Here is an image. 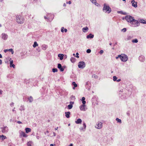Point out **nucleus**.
<instances>
[{
    "label": "nucleus",
    "instance_id": "nucleus-38",
    "mask_svg": "<svg viewBox=\"0 0 146 146\" xmlns=\"http://www.w3.org/2000/svg\"><path fill=\"white\" fill-rule=\"evenodd\" d=\"M79 54L78 52H77L76 53V56L75 54H74V56L75 57H76V58H79V56H78Z\"/></svg>",
    "mask_w": 146,
    "mask_h": 146
},
{
    "label": "nucleus",
    "instance_id": "nucleus-40",
    "mask_svg": "<svg viewBox=\"0 0 146 146\" xmlns=\"http://www.w3.org/2000/svg\"><path fill=\"white\" fill-rule=\"evenodd\" d=\"M90 1L93 3H96L98 4V3H96V0H90Z\"/></svg>",
    "mask_w": 146,
    "mask_h": 146
},
{
    "label": "nucleus",
    "instance_id": "nucleus-63",
    "mask_svg": "<svg viewBox=\"0 0 146 146\" xmlns=\"http://www.w3.org/2000/svg\"><path fill=\"white\" fill-rule=\"evenodd\" d=\"M2 63V60L0 59V64H1Z\"/></svg>",
    "mask_w": 146,
    "mask_h": 146
},
{
    "label": "nucleus",
    "instance_id": "nucleus-15",
    "mask_svg": "<svg viewBox=\"0 0 146 146\" xmlns=\"http://www.w3.org/2000/svg\"><path fill=\"white\" fill-rule=\"evenodd\" d=\"M131 3L132 4V6L135 8H136L137 7V2L135 1L134 0H131Z\"/></svg>",
    "mask_w": 146,
    "mask_h": 146
},
{
    "label": "nucleus",
    "instance_id": "nucleus-39",
    "mask_svg": "<svg viewBox=\"0 0 146 146\" xmlns=\"http://www.w3.org/2000/svg\"><path fill=\"white\" fill-rule=\"evenodd\" d=\"M92 78H97L98 76L95 74H94L92 75Z\"/></svg>",
    "mask_w": 146,
    "mask_h": 146
},
{
    "label": "nucleus",
    "instance_id": "nucleus-58",
    "mask_svg": "<svg viewBox=\"0 0 146 146\" xmlns=\"http://www.w3.org/2000/svg\"><path fill=\"white\" fill-rule=\"evenodd\" d=\"M36 138L37 139H39V138H40V137L38 136L37 135L36 136Z\"/></svg>",
    "mask_w": 146,
    "mask_h": 146
},
{
    "label": "nucleus",
    "instance_id": "nucleus-6",
    "mask_svg": "<svg viewBox=\"0 0 146 146\" xmlns=\"http://www.w3.org/2000/svg\"><path fill=\"white\" fill-rule=\"evenodd\" d=\"M119 56H120V59L122 61L126 62L128 60L127 56L125 54L119 55Z\"/></svg>",
    "mask_w": 146,
    "mask_h": 146
},
{
    "label": "nucleus",
    "instance_id": "nucleus-29",
    "mask_svg": "<svg viewBox=\"0 0 146 146\" xmlns=\"http://www.w3.org/2000/svg\"><path fill=\"white\" fill-rule=\"evenodd\" d=\"M139 22L143 24H146V21L144 20L141 19L139 21Z\"/></svg>",
    "mask_w": 146,
    "mask_h": 146
},
{
    "label": "nucleus",
    "instance_id": "nucleus-22",
    "mask_svg": "<svg viewBox=\"0 0 146 146\" xmlns=\"http://www.w3.org/2000/svg\"><path fill=\"white\" fill-rule=\"evenodd\" d=\"M97 99V98L96 96H94L92 100L93 103V104L95 101H96Z\"/></svg>",
    "mask_w": 146,
    "mask_h": 146
},
{
    "label": "nucleus",
    "instance_id": "nucleus-55",
    "mask_svg": "<svg viewBox=\"0 0 146 146\" xmlns=\"http://www.w3.org/2000/svg\"><path fill=\"white\" fill-rule=\"evenodd\" d=\"M17 123H19V124H22V122H21L20 121H17Z\"/></svg>",
    "mask_w": 146,
    "mask_h": 146
},
{
    "label": "nucleus",
    "instance_id": "nucleus-60",
    "mask_svg": "<svg viewBox=\"0 0 146 146\" xmlns=\"http://www.w3.org/2000/svg\"><path fill=\"white\" fill-rule=\"evenodd\" d=\"M121 81V80L120 79H118V80H117L116 81L117 82H119Z\"/></svg>",
    "mask_w": 146,
    "mask_h": 146
},
{
    "label": "nucleus",
    "instance_id": "nucleus-37",
    "mask_svg": "<svg viewBox=\"0 0 146 146\" xmlns=\"http://www.w3.org/2000/svg\"><path fill=\"white\" fill-rule=\"evenodd\" d=\"M57 71L58 70L57 68H53L52 69V71L54 73L57 72Z\"/></svg>",
    "mask_w": 146,
    "mask_h": 146
},
{
    "label": "nucleus",
    "instance_id": "nucleus-25",
    "mask_svg": "<svg viewBox=\"0 0 146 146\" xmlns=\"http://www.w3.org/2000/svg\"><path fill=\"white\" fill-rule=\"evenodd\" d=\"M65 116L67 118H68L70 117V112H65Z\"/></svg>",
    "mask_w": 146,
    "mask_h": 146
},
{
    "label": "nucleus",
    "instance_id": "nucleus-35",
    "mask_svg": "<svg viewBox=\"0 0 146 146\" xmlns=\"http://www.w3.org/2000/svg\"><path fill=\"white\" fill-rule=\"evenodd\" d=\"M116 120L117 121V122L121 123V119H119L118 118H117L116 119Z\"/></svg>",
    "mask_w": 146,
    "mask_h": 146
},
{
    "label": "nucleus",
    "instance_id": "nucleus-30",
    "mask_svg": "<svg viewBox=\"0 0 146 146\" xmlns=\"http://www.w3.org/2000/svg\"><path fill=\"white\" fill-rule=\"evenodd\" d=\"M19 110L21 111H24L25 110V107L24 106H21L19 108Z\"/></svg>",
    "mask_w": 146,
    "mask_h": 146
},
{
    "label": "nucleus",
    "instance_id": "nucleus-34",
    "mask_svg": "<svg viewBox=\"0 0 146 146\" xmlns=\"http://www.w3.org/2000/svg\"><path fill=\"white\" fill-rule=\"evenodd\" d=\"M78 86L77 84H76V82H74V90L75 89L76 87H77Z\"/></svg>",
    "mask_w": 146,
    "mask_h": 146
},
{
    "label": "nucleus",
    "instance_id": "nucleus-20",
    "mask_svg": "<svg viewBox=\"0 0 146 146\" xmlns=\"http://www.w3.org/2000/svg\"><path fill=\"white\" fill-rule=\"evenodd\" d=\"M70 104L68 105L67 108L68 109H70L72 108L73 106L72 104H73V102H70Z\"/></svg>",
    "mask_w": 146,
    "mask_h": 146
},
{
    "label": "nucleus",
    "instance_id": "nucleus-23",
    "mask_svg": "<svg viewBox=\"0 0 146 146\" xmlns=\"http://www.w3.org/2000/svg\"><path fill=\"white\" fill-rule=\"evenodd\" d=\"M88 28L87 27H84L82 29V31L84 33H86L88 31Z\"/></svg>",
    "mask_w": 146,
    "mask_h": 146
},
{
    "label": "nucleus",
    "instance_id": "nucleus-10",
    "mask_svg": "<svg viewBox=\"0 0 146 146\" xmlns=\"http://www.w3.org/2000/svg\"><path fill=\"white\" fill-rule=\"evenodd\" d=\"M79 108L80 110L83 111H85L87 109V108L85 104H83L82 105L80 106Z\"/></svg>",
    "mask_w": 146,
    "mask_h": 146
},
{
    "label": "nucleus",
    "instance_id": "nucleus-27",
    "mask_svg": "<svg viewBox=\"0 0 146 146\" xmlns=\"http://www.w3.org/2000/svg\"><path fill=\"white\" fill-rule=\"evenodd\" d=\"M1 138V139L2 140H4V139H6L7 138L6 136H4L3 135H0V138Z\"/></svg>",
    "mask_w": 146,
    "mask_h": 146
},
{
    "label": "nucleus",
    "instance_id": "nucleus-13",
    "mask_svg": "<svg viewBox=\"0 0 146 146\" xmlns=\"http://www.w3.org/2000/svg\"><path fill=\"white\" fill-rule=\"evenodd\" d=\"M102 123L101 122L98 123V124L96 125L95 127L96 128L100 129L102 128Z\"/></svg>",
    "mask_w": 146,
    "mask_h": 146
},
{
    "label": "nucleus",
    "instance_id": "nucleus-59",
    "mask_svg": "<svg viewBox=\"0 0 146 146\" xmlns=\"http://www.w3.org/2000/svg\"><path fill=\"white\" fill-rule=\"evenodd\" d=\"M64 31L65 33H66L67 32V30L66 29H64Z\"/></svg>",
    "mask_w": 146,
    "mask_h": 146
},
{
    "label": "nucleus",
    "instance_id": "nucleus-19",
    "mask_svg": "<svg viewBox=\"0 0 146 146\" xmlns=\"http://www.w3.org/2000/svg\"><path fill=\"white\" fill-rule=\"evenodd\" d=\"M47 47V45L45 44H43L42 46V48L44 50H46Z\"/></svg>",
    "mask_w": 146,
    "mask_h": 146
},
{
    "label": "nucleus",
    "instance_id": "nucleus-61",
    "mask_svg": "<svg viewBox=\"0 0 146 146\" xmlns=\"http://www.w3.org/2000/svg\"><path fill=\"white\" fill-rule=\"evenodd\" d=\"M53 133L54 136H55L56 135V133L54 132H53Z\"/></svg>",
    "mask_w": 146,
    "mask_h": 146
},
{
    "label": "nucleus",
    "instance_id": "nucleus-7",
    "mask_svg": "<svg viewBox=\"0 0 146 146\" xmlns=\"http://www.w3.org/2000/svg\"><path fill=\"white\" fill-rule=\"evenodd\" d=\"M23 101L25 102L29 101L30 103H31L33 101V98L31 96L30 97H24L23 98Z\"/></svg>",
    "mask_w": 146,
    "mask_h": 146
},
{
    "label": "nucleus",
    "instance_id": "nucleus-32",
    "mask_svg": "<svg viewBox=\"0 0 146 146\" xmlns=\"http://www.w3.org/2000/svg\"><path fill=\"white\" fill-rule=\"evenodd\" d=\"M132 42L133 43H136L138 42V40L137 39H135L133 40H132Z\"/></svg>",
    "mask_w": 146,
    "mask_h": 146
},
{
    "label": "nucleus",
    "instance_id": "nucleus-33",
    "mask_svg": "<svg viewBox=\"0 0 146 146\" xmlns=\"http://www.w3.org/2000/svg\"><path fill=\"white\" fill-rule=\"evenodd\" d=\"M32 143V141H30L27 143V145L28 146H32L31 144Z\"/></svg>",
    "mask_w": 146,
    "mask_h": 146
},
{
    "label": "nucleus",
    "instance_id": "nucleus-28",
    "mask_svg": "<svg viewBox=\"0 0 146 146\" xmlns=\"http://www.w3.org/2000/svg\"><path fill=\"white\" fill-rule=\"evenodd\" d=\"M85 98L84 97H83L82 99L81 100L82 102V103L84 104H85L86 103V102L85 100Z\"/></svg>",
    "mask_w": 146,
    "mask_h": 146
},
{
    "label": "nucleus",
    "instance_id": "nucleus-54",
    "mask_svg": "<svg viewBox=\"0 0 146 146\" xmlns=\"http://www.w3.org/2000/svg\"><path fill=\"white\" fill-rule=\"evenodd\" d=\"M127 114L128 116H129L130 115V113L129 111H127Z\"/></svg>",
    "mask_w": 146,
    "mask_h": 146
},
{
    "label": "nucleus",
    "instance_id": "nucleus-11",
    "mask_svg": "<svg viewBox=\"0 0 146 146\" xmlns=\"http://www.w3.org/2000/svg\"><path fill=\"white\" fill-rule=\"evenodd\" d=\"M20 135L19 136L20 137H26L28 136V135L25 134L24 132L22 131H20L19 132Z\"/></svg>",
    "mask_w": 146,
    "mask_h": 146
},
{
    "label": "nucleus",
    "instance_id": "nucleus-50",
    "mask_svg": "<svg viewBox=\"0 0 146 146\" xmlns=\"http://www.w3.org/2000/svg\"><path fill=\"white\" fill-rule=\"evenodd\" d=\"M123 92V89L121 90H120L119 91V94H121V93H122V92Z\"/></svg>",
    "mask_w": 146,
    "mask_h": 146
},
{
    "label": "nucleus",
    "instance_id": "nucleus-62",
    "mask_svg": "<svg viewBox=\"0 0 146 146\" xmlns=\"http://www.w3.org/2000/svg\"><path fill=\"white\" fill-rule=\"evenodd\" d=\"M120 58V56H119V55H118V56L116 57V59H117L118 58Z\"/></svg>",
    "mask_w": 146,
    "mask_h": 146
},
{
    "label": "nucleus",
    "instance_id": "nucleus-3",
    "mask_svg": "<svg viewBox=\"0 0 146 146\" xmlns=\"http://www.w3.org/2000/svg\"><path fill=\"white\" fill-rule=\"evenodd\" d=\"M17 22L19 23L22 24L24 21V19L21 15H17L16 16Z\"/></svg>",
    "mask_w": 146,
    "mask_h": 146
},
{
    "label": "nucleus",
    "instance_id": "nucleus-24",
    "mask_svg": "<svg viewBox=\"0 0 146 146\" xmlns=\"http://www.w3.org/2000/svg\"><path fill=\"white\" fill-rule=\"evenodd\" d=\"M58 56L60 58V60H62L63 58L64 55L62 54H59Z\"/></svg>",
    "mask_w": 146,
    "mask_h": 146
},
{
    "label": "nucleus",
    "instance_id": "nucleus-46",
    "mask_svg": "<svg viewBox=\"0 0 146 146\" xmlns=\"http://www.w3.org/2000/svg\"><path fill=\"white\" fill-rule=\"evenodd\" d=\"M91 52V50L90 49H88L86 50V52L88 53H89Z\"/></svg>",
    "mask_w": 146,
    "mask_h": 146
},
{
    "label": "nucleus",
    "instance_id": "nucleus-47",
    "mask_svg": "<svg viewBox=\"0 0 146 146\" xmlns=\"http://www.w3.org/2000/svg\"><path fill=\"white\" fill-rule=\"evenodd\" d=\"M64 28L63 27H61V31L62 33H63L64 32Z\"/></svg>",
    "mask_w": 146,
    "mask_h": 146
},
{
    "label": "nucleus",
    "instance_id": "nucleus-49",
    "mask_svg": "<svg viewBox=\"0 0 146 146\" xmlns=\"http://www.w3.org/2000/svg\"><path fill=\"white\" fill-rule=\"evenodd\" d=\"M104 52V51L102 50H100V52H99V53H100L101 54H103Z\"/></svg>",
    "mask_w": 146,
    "mask_h": 146
},
{
    "label": "nucleus",
    "instance_id": "nucleus-21",
    "mask_svg": "<svg viewBox=\"0 0 146 146\" xmlns=\"http://www.w3.org/2000/svg\"><path fill=\"white\" fill-rule=\"evenodd\" d=\"M82 122V120L81 119L79 118L76 121H75V123L76 124H80Z\"/></svg>",
    "mask_w": 146,
    "mask_h": 146
},
{
    "label": "nucleus",
    "instance_id": "nucleus-5",
    "mask_svg": "<svg viewBox=\"0 0 146 146\" xmlns=\"http://www.w3.org/2000/svg\"><path fill=\"white\" fill-rule=\"evenodd\" d=\"M132 25L131 23H129V25L131 27H136L139 26L140 25L139 22L137 20L135 19V20L132 21Z\"/></svg>",
    "mask_w": 146,
    "mask_h": 146
},
{
    "label": "nucleus",
    "instance_id": "nucleus-56",
    "mask_svg": "<svg viewBox=\"0 0 146 146\" xmlns=\"http://www.w3.org/2000/svg\"><path fill=\"white\" fill-rule=\"evenodd\" d=\"M121 98L122 99V98H125V96H121Z\"/></svg>",
    "mask_w": 146,
    "mask_h": 146
},
{
    "label": "nucleus",
    "instance_id": "nucleus-36",
    "mask_svg": "<svg viewBox=\"0 0 146 146\" xmlns=\"http://www.w3.org/2000/svg\"><path fill=\"white\" fill-rule=\"evenodd\" d=\"M8 51L11 52L12 54H13L14 51L12 49V48L9 49H8Z\"/></svg>",
    "mask_w": 146,
    "mask_h": 146
},
{
    "label": "nucleus",
    "instance_id": "nucleus-18",
    "mask_svg": "<svg viewBox=\"0 0 146 146\" xmlns=\"http://www.w3.org/2000/svg\"><path fill=\"white\" fill-rule=\"evenodd\" d=\"M94 37V35L91 33L89 35H87L86 38H92Z\"/></svg>",
    "mask_w": 146,
    "mask_h": 146
},
{
    "label": "nucleus",
    "instance_id": "nucleus-64",
    "mask_svg": "<svg viewBox=\"0 0 146 146\" xmlns=\"http://www.w3.org/2000/svg\"><path fill=\"white\" fill-rule=\"evenodd\" d=\"M73 146V144H72V143H71L70 145H69V146Z\"/></svg>",
    "mask_w": 146,
    "mask_h": 146
},
{
    "label": "nucleus",
    "instance_id": "nucleus-14",
    "mask_svg": "<svg viewBox=\"0 0 146 146\" xmlns=\"http://www.w3.org/2000/svg\"><path fill=\"white\" fill-rule=\"evenodd\" d=\"M1 37L4 40H6L8 37V36L6 34L3 33L1 35Z\"/></svg>",
    "mask_w": 146,
    "mask_h": 146
},
{
    "label": "nucleus",
    "instance_id": "nucleus-57",
    "mask_svg": "<svg viewBox=\"0 0 146 146\" xmlns=\"http://www.w3.org/2000/svg\"><path fill=\"white\" fill-rule=\"evenodd\" d=\"M8 49H5L4 50L5 52L6 53L8 51Z\"/></svg>",
    "mask_w": 146,
    "mask_h": 146
},
{
    "label": "nucleus",
    "instance_id": "nucleus-31",
    "mask_svg": "<svg viewBox=\"0 0 146 146\" xmlns=\"http://www.w3.org/2000/svg\"><path fill=\"white\" fill-rule=\"evenodd\" d=\"M38 44L35 41L34 42V44L33 45V46L34 48H35L36 47L38 46Z\"/></svg>",
    "mask_w": 146,
    "mask_h": 146
},
{
    "label": "nucleus",
    "instance_id": "nucleus-41",
    "mask_svg": "<svg viewBox=\"0 0 146 146\" xmlns=\"http://www.w3.org/2000/svg\"><path fill=\"white\" fill-rule=\"evenodd\" d=\"M113 80L114 81H116V80L117 79V77L115 76H113Z\"/></svg>",
    "mask_w": 146,
    "mask_h": 146
},
{
    "label": "nucleus",
    "instance_id": "nucleus-8",
    "mask_svg": "<svg viewBox=\"0 0 146 146\" xmlns=\"http://www.w3.org/2000/svg\"><path fill=\"white\" fill-rule=\"evenodd\" d=\"M78 66L79 68L83 69L85 67L86 65L84 62L81 61L79 62Z\"/></svg>",
    "mask_w": 146,
    "mask_h": 146
},
{
    "label": "nucleus",
    "instance_id": "nucleus-26",
    "mask_svg": "<svg viewBox=\"0 0 146 146\" xmlns=\"http://www.w3.org/2000/svg\"><path fill=\"white\" fill-rule=\"evenodd\" d=\"M25 132L26 133H28L31 131V129L29 128H25Z\"/></svg>",
    "mask_w": 146,
    "mask_h": 146
},
{
    "label": "nucleus",
    "instance_id": "nucleus-45",
    "mask_svg": "<svg viewBox=\"0 0 146 146\" xmlns=\"http://www.w3.org/2000/svg\"><path fill=\"white\" fill-rule=\"evenodd\" d=\"M132 38V37L131 36H127V40H130Z\"/></svg>",
    "mask_w": 146,
    "mask_h": 146
},
{
    "label": "nucleus",
    "instance_id": "nucleus-9",
    "mask_svg": "<svg viewBox=\"0 0 146 146\" xmlns=\"http://www.w3.org/2000/svg\"><path fill=\"white\" fill-rule=\"evenodd\" d=\"M2 132L3 133H6L8 131V128L7 126H5L2 127H1Z\"/></svg>",
    "mask_w": 146,
    "mask_h": 146
},
{
    "label": "nucleus",
    "instance_id": "nucleus-48",
    "mask_svg": "<svg viewBox=\"0 0 146 146\" xmlns=\"http://www.w3.org/2000/svg\"><path fill=\"white\" fill-rule=\"evenodd\" d=\"M117 13H121V14H124L123 13L122 11H117Z\"/></svg>",
    "mask_w": 146,
    "mask_h": 146
},
{
    "label": "nucleus",
    "instance_id": "nucleus-17",
    "mask_svg": "<svg viewBox=\"0 0 146 146\" xmlns=\"http://www.w3.org/2000/svg\"><path fill=\"white\" fill-rule=\"evenodd\" d=\"M13 60H11L10 61V67H13V68H15V65L14 64H13Z\"/></svg>",
    "mask_w": 146,
    "mask_h": 146
},
{
    "label": "nucleus",
    "instance_id": "nucleus-51",
    "mask_svg": "<svg viewBox=\"0 0 146 146\" xmlns=\"http://www.w3.org/2000/svg\"><path fill=\"white\" fill-rule=\"evenodd\" d=\"M14 103L13 102H12L10 104V105L12 107L14 106Z\"/></svg>",
    "mask_w": 146,
    "mask_h": 146
},
{
    "label": "nucleus",
    "instance_id": "nucleus-52",
    "mask_svg": "<svg viewBox=\"0 0 146 146\" xmlns=\"http://www.w3.org/2000/svg\"><path fill=\"white\" fill-rule=\"evenodd\" d=\"M66 4L68 3L69 4H70L71 3V2L70 1H69L68 2L67 1V2H66Z\"/></svg>",
    "mask_w": 146,
    "mask_h": 146
},
{
    "label": "nucleus",
    "instance_id": "nucleus-44",
    "mask_svg": "<svg viewBox=\"0 0 146 146\" xmlns=\"http://www.w3.org/2000/svg\"><path fill=\"white\" fill-rule=\"evenodd\" d=\"M121 31L125 32L126 31V28H124L121 30Z\"/></svg>",
    "mask_w": 146,
    "mask_h": 146
},
{
    "label": "nucleus",
    "instance_id": "nucleus-53",
    "mask_svg": "<svg viewBox=\"0 0 146 146\" xmlns=\"http://www.w3.org/2000/svg\"><path fill=\"white\" fill-rule=\"evenodd\" d=\"M70 60L73 63V57H71V58L70 59Z\"/></svg>",
    "mask_w": 146,
    "mask_h": 146
},
{
    "label": "nucleus",
    "instance_id": "nucleus-43",
    "mask_svg": "<svg viewBox=\"0 0 146 146\" xmlns=\"http://www.w3.org/2000/svg\"><path fill=\"white\" fill-rule=\"evenodd\" d=\"M62 67V65L60 64L59 63L58 64V69Z\"/></svg>",
    "mask_w": 146,
    "mask_h": 146
},
{
    "label": "nucleus",
    "instance_id": "nucleus-42",
    "mask_svg": "<svg viewBox=\"0 0 146 146\" xmlns=\"http://www.w3.org/2000/svg\"><path fill=\"white\" fill-rule=\"evenodd\" d=\"M59 69L61 72L63 71L64 70V68L63 67H62H62H61L60 68H59Z\"/></svg>",
    "mask_w": 146,
    "mask_h": 146
},
{
    "label": "nucleus",
    "instance_id": "nucleus-4",
    "mask_svg": "<svg viewBox=\"0 0 146 146\" xmlns=\"http://www.w3.org/2000/svg\"><path fill=\"white\" fill-rule=\"evenodd\" d=\"M125 19L128 22L131 23L132 25H133L132 24V21L135 20L134 17L130 15L126 16L125 17Z\"/></svg>",
    "mask_w": 146,
    "mask_h": 146
},
{
    "label": "nucleus",
    "instance_id": "nucleus-16",
    "mask_svg": "<svg viewBox=\"0 0 146 146\" xmlns=\"http://www.w3.org/2000/svg\"><path fill=\"white\" fill-rule=\"evenodd\" d=\"M139 59L140 61L143 62L145 60V57L141 55L139 56Z\"/></svg>",
    "mask_w": 146,
    "mask_h": 146
},
{
    "label": "nucleus",
    "instance_id": "nucleus-12",
    "mask_svg": "<svg viewBox=\"0 0 146 146\" xmlns=\"http://www.w3.org/2000/svg\"><path fill=\"white\" fill-rule=\"evenodd\" d=\"M86 127V125L84 122L83 124V126L80 128V129L81 131H84Z\"/></svg>",
    "mask_w": 146,
    "mask_h": 146
},
{
    "label": "nucleus",
    "instance_id": "nucleus-1",
    "mask_svg": "<svg viewBox=\"0 0 146 146\" xmlns=\"http://www.w3.org/2000/svg\"><path fill=\"white\" fill-rule=\"evenodd\" d=\"M54 15L51 13H48L46 16H44V18L47 21H51L54 18Z\"/></svg>",
    "mask_w": 146,
    "mask_h": 146
},
{
    "label": "nucleus",
    "instance_id": "nucleus-2",
    "mask_svg": "<svg viewBox=\"0 0 146 146\" xmlns=\"http://www.w3.org/2000/svg\"><path fill=\"white\" fill-rule=\"evenodd\" d=\"M103 11L104 12L109 13L111 12V9L108 5L105 4L104 5Z\"/></svg>",
    "mask_w": 146,
    "mask_h": 146
}]
</instances>
